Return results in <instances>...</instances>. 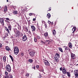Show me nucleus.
Returning a JSON list of instances; mask_svg holds the SVG:
<instances>
[{
	"mask_svg": "<svg viewBox=\"0 0 78 78\" xmlns=\"http://www.w3.org/2000/svg\"><path fill=\"white\" fill-rule=\"evenodd\" d=\"M2 74H0V78H2Z\"/></svg>",
	"mask_w": 78,
	"mask_h": 78,
	"instance_id": "obj_52",
	"label": "nucleus"
},
{
	"mask_svg": "<svg viewBox=\"0 0 78 78\" xmlns=\"http://www.w3.org/2000/svg\"><path fill=\"white\" fill-rule=\"evenodd\" d=\"M37 38L38 39H41V38L40 37H39V36H37Z\"/></svg>",
	"mask_w": 78,
	"mask_h": 78,
	"instance_id": "obj_35",
	"label": "nucleus"
},
{
	"mask_svg": "<svg viewBox=\"0 0 78 78\" xmlns=\"http://www.w3.org/2000/svg\"><path fill=\"white\" fill-rule=\"evenodd\" d=\"M6 19L7 20H9V18H6Z\"/></svg>",
	"mask_w": 78,
	"mask_h": 78,
	"instance_id": "obj_45",
	"label": "nucleus"
},
{
	"mask_svg": "<svg viewBox=\"0 0 78 78\" xmlns=\"http://www.w3.org/2000/svg\"><path fill=\"white\" fill-rule=\"evenodd\" d=\"M66 73L68 76H69H69H70V73H69V72H66Z\"/></svg>",
	"mask_w": 78,
	"mask_h": 78,
	"instance_id": "obj_25",
	"label": "nucleus"
},
{
	"mask_svg": "<svg viewBox=\"0 0 78 78\" xmlns=\"http://www.w3.org/2000/svg\"><path fill=\"white\" fill-rule=\"evenodd\" d=\"M45 42L47 44H50V41L49 40L46 41Z\"/></svg>",
	"mask_w": 78,
	"mask_h": 78,
	"instance_id": "obj_22",
	"label": "nucleus"
},
{
	"mask_svg": "<svg viewBox=\"0 0 78 78\" xmlns=\"http://www.w3.org/2000/svg\"><path fill=\"white\" fill-rule=\"evenodd\" d=\"M44 35L45 36H48V32H46L44 33Z\"/></svg>",
	"mask_w": 78,
	"mask_h": 78,
	"instance_id": "obj_31",
	"label": "nucleus"
},
{
	"mask_svg": "<svg viewBox=\"0 0 78 78\" xmlns=\"http://www.w3.org/2000/svg\"><path fill=\"white\" fill-rule=\"evenodd\" d=\"M65 50H68V47L66 46L65 48Z\"/></svg>",
	"mask_w": 78,
	"mask_h": 78,
	"instance_id": "obj_38",
	"label": "nucleus"
},
{
	"mask_svg": "<svg viewBox=\"0 0 78 78\" xmlns=\"http://www.w3.org/2000/svg\"><path fill=\"white\" fill-rule=\"evenodd\" d=\"M60 71H62V70L63 69H62V67H61L60 68Z\"/></svg>",
	"mask_w": 78,
	"mask_h": 78,
	"instance_id": "obj_40",
	"label": "nucleus"
},
{
	"mask_svg": "<svg viewBox=\"0 0 78 78\" xmlns=\"http://www.w3.org/2000/svg\"><path fill=\"white\" fill-rule=\"evenodd\" d=\"M36 20V18H34L33 19V21H35Z\"/></svg>",
	"mask_w": 78,
	"mask_h": 78,
	"instance_id": "obj_51",
	"label": "nucleus"
},
{
	"mask_svg": "<svg viewBox=\"0 0 78 78\" xmlns=\"http://www.w3.org/2000/svg\"><path fill=\"white\" fill-rule=\"evenodd\" d=\"M27 39V36L24 35L22 37V41H26Z\"/></svg>",
	"mask_w": 78,
	"mask_h": 78,
	"instance_id": "obj_6",
	"label": "nucleus"
},
{
	"mask_svg": "<svg viewBox=\"0 0 78 78\" xmlns=\"http://www.w3.org/2000/svg\"><path fill=\"white\" fill-rule=\"evenodd\" d=\"M2 44L0 43V48H2Z\"/></svg>",
	"mask_w": 78,
	"mask_h": 78,
	"instance_id": "obj_41",
	"label": "nucleus"
},
{
	"mask_svg": "<svg viewBox=\"0 0 78 78\" xmlns=\"http://www.w3.org/2000/svg\"><path fill=\"white\" fill-rule=\"evenodd\" d=\"M44 62L46 66H50L49 62L47 60H44Z\"/></svg>",
	"mask_w": 78,
	"mask_h": 78,
	"instance_id": "obj_4",
	"label": "nucleus"
},
{
	"mask_svg": "<svg viewBox=\"0 0 78 78\" xmlns=\"http://www.w3.org/2000/svg\"><path fill=\"white\" fill-rule=\"evenodd\" d=\"M5 69L8 72H10L11 71V66L9 65H7L5 67Z\"/></svg>",
	"mask_w": 78,
	"mask_h": 78,
	"instance_id": "obj_2",
	"label": "nucleus"
},
{
	"mask_svg": "<svg viewBox=\"0 0 78 78\" xmlns=\"http://www.w3.org/2000/svg\"><path fill=\"white\" fill-rule=\"evenodd\" d=\"M21 55L22 56H23V53H22Z\"/></svg>",
	"mask_w": 78,
	"mask_h": 78,
	"instance_id": "obj_56",
	"label": "nucleus"
},
{
	"mask_svg": "<svg viewBox=\"0 0 78 78\" xmlns=\"http://www.w3.org/2000/svg\"><path fill=\"white\" fill-rule=\"evenodd\" d=\"M41 74H40L39 76H38V78H41Z\"/></svg>",
	"mask_w": 78,
	"mask_h": 78,
	"instance_id": "obj_49",
	"label": "nucleus"
},
{
	"mask_svg": "<svg viewBox=\"0 0 78 78\" xmlns=\"http://www.w3.org/2000/svg\"><path fill=\"white\" fill-rule=\"evenodd\" d=\"M5 49L7 51H9L10 50V48L8 46H6Z\"/></svg>",
	"mask_w": 78,
	"mask_h": 78,
	"instance_id": "obj_15",
	"label": "nucleus"
},
{
	"mask_svg": "<svg viewBox=\"0 0 78 78\" xmlns=\"http://www.w3.org/2000/svg\"><path fill=\"white\" fill-rule=\"evenodd\" d=\"M31 30L32 32L36 30V28L34 26L32 25L31 26Z\"/></svg>",
	"mask_w": 78,
	"mask_h": 78,
	"instance_id": "obj_5",
	"label": "nucleus"
},
{
	"mask_svg": "<svg viewBox=\"0 0 78 78\" xmlns=\"http://www.w3.org/2000/svg\"><path fill=\"white\" fill-rule=\"evenodd\" d=\"M62 72L64 75H66V73H67V71L66 70V68H63Z\"/></svg>",
	"mask_w": 78,
	"mask_h": 78,
	"instance_id": "obj_7",
	"label": "nucleus"
},
{
	"mask_svg": "<svg viewBox=\"0 0 78 78\" xmlns=\"http://www.w3.org/2000/svg\"><path fill=\"white\" fill-rule=\"evenodd\" d=\"M5 30H6V31H7V32H8V33H9V30L8 29V28L7 27H5Z\"/></svg>",
	"mask_w": 78,
	"mask_h": 78,
	"instance_id": "obj_26",
	"label": "nucleus"
},
{
	"mask_svg": "<svg viewBox=\"0 0 78 78\" xmlns=\"http://www.w3.org/2000/svg\"><path fill=\"white\" fill-rule=\"evenodd\" d=\"M18 12L16 11H14L13 12V13L14 14H17V13Z\"/></svg>",
	"mask_w": 78,
	"mask_h": 78,
	"instance_id": "obj_19",
	"label": "nucleus"
},
{
	"mask_svg": "<svg viewBox=\"0 0 78 78\" xmlns=\"http://www.w3.org/2000/svg\"><path fill=\"white\" fill-rule=\"evenodd\" d=\"M28 33L30 34H31V32L30 31H29Z\"/></svg>",
	"mask_w": 78,
	"mask_h": 78,
	"instance_id": "obj_55",
	"label": "nucleus"
},
{
	"mask_svg": "<svg viewBox=\"0 0 78 78\" xmlns=\"http://www.w3.org/2000/svg\"><path fill=\"white\" fill-rule=\"evenodd\" d=\"M69 48H72V44L71 42L69 43Z\"/></svg>",
	"mask_w": 78,
	"mask_h": 78,
	"instance_id": "obj_11",
	"label": "nucleus"
},
{
	"mask_svg": "<svg viewBox=\"0 0 78 78\" xmlns=\"http://www.w3.org/2000/svg\"><path fill=\"white\" fill-rule=\"evenodd\" d=\"M9 29L10 30H11V27L10 26H9L8 27Z\"/></svg>",
	"mask_w": 78,
	"mask_h": 78,
	"instance_id": "obj_34",
	"label": "nucleus"
},
{
	"mask_svg": "<svg viewBox=\"0 0 78 78\" xmlns=\"http://www.w3.org/2000/svg\"><path fill=\"white\" fill-rule=\"evenodd\" d=\"M8 78V76H5V77H3V78Z\"/></svg>",
	"mask_w": 78,
	"mask_h": 78,
	"instance_id": "obj_36",
	"label": "nucleus"
},
{
	"mask_svg": "<svg viewBox=\"0 0 78 78\" xmlns=\"http://www.w3.org/2000/svg\"><path fill=\"white\" fill-rule=\"evenodd\" d=\"M5 74L6 75H8V72H5Z\"/></svg>",
	"mask_w": 78,
	"mask_h": 78,
	"instance_id": "obj_44",
	"label": "nucleus"
},
{
	"mask_svg": "<svg viewBox=\"0 0 78 78\" xmlns=\"http://www.w3.org/2000/svg\"><path fill=\"white\" fill-rule=\"evenodd\" d=\"M49 10H48V11H51V8H49Z\"/></svg>",
	"mask_w": 78,
	"mask_h": 78,
	"instance_id": "obj_50",
	"label": "nucleus"
},
{
	"mask_svg": "<svg viewBox=\"0 0 78 78\" xmlns=\"http://www.w3.org/2000/svg\"><path fill=\"white\" fill-rule=\"evenodd\" d=\"M39 65H37L36 66V68H37V69H38L39 68Z\"/></svg>",
	"mask_w": 78,
	"mask_h": 78,
	"instance_id": "obj_48",
	"label": "nucleus"
},
{
	"mask_svg": "<svg viewBox=\"0 0 78 78\" xmlns=\"http://www.w3.org/2000/svg\"><path fill=\"white\" fill-rule=\"evenodd\" d=\"M55 61H56V62H57L59 61V59H58V58L57 57H55Z\"/></svg>",
	"mask_w": 78,
	"mask_h": 78,
	"instance_id": "obj_16",
	"label": "nucleus"
},
{
	"mask_svg": "<svg viewBox=\"0 0 78 78\" xmlns=\"http://www.w3.org/2000/svg\"><path fill=\"white\" fill-rule=\"evenodd\" d=\"M51 25H53V22H51Z\"/></svg>",
	"mask_w": 78,
	"mask_h": 78,
	"instance_id": "obj_57",
	"label": "nucleus"
},
{
	"mask_svg": "<svg viewBox=\"0 0 78 78\" xmlns=\"http://www.w3.org/2000/svg\"><path fill=\"white\" fill-rule=\"evenodd\" d=\"M3 60L4 62H5V61H6V57L4 56L3 57Z\"/></svg>",
	"mask_w": 78,
	"mask_h": 78,
	"instance_id": "obj_28",
	"label": "nucleus"
},
{
	"mask_svg": "<svg viewBox=\"0 0 78 78\" xmlns=\"http://www.w3.org/2000/svg\"><path fill=\"white\" fill-rule=\"evenodd\" d=\"M9 57L10 58L12 62H13V61H14V60L13 59V58L12 57V56L10 55Z\"/></svg>",
	"mask_w": 78,
	"mask_h": 78,
	"instance_id": "obj_21",
	"label": "nucleus"
},
{
	"mask_svg": "<svg viewBox=\"0 0 78 78\" xmlns=\"http://www.w3.org/2000/svg\"><path fill=\"white\" fill-rule=\"evenodd\" d=\"M56 57L55 58H60V55L58 53H56L55 54Z\"/></svg>",
	"mask_w": 78,
	"mask_h": 78,
	"instance_id": "obj_17",
	"label": "nucleus"
},
{
	"mask_svg": "<svg viewBox=\"0 0 78 78\" xmlns=\"http://www.w3.org/2000/svg\"><path fill=\"white\" fill-rule=\"evenodd\" d=\"M13 30L15 33H16L17 32V29H16V28L14 29Z\"/></svg>",
	"mask_w": 78,
	"mask_h": 78,
	"instance_id": "obj_27",
	"label": "nucleus"
},
{
	"mask_svg": "<svg viewBox=\"0 0 78 78\" xmlns=\"http://www.w3.org/2000/svg\"><path fill=\"white\" fill-rule=\"evenodd\" d=\"M32 68H33V69H34V70H35V68H35V66H34V67H32Z\"/></svg>",
	"mask_w": 78,
	"mask_h": 78,
	"instance_id": "obj_54",
	"label": "nucleus"
},
{
	"mask_svg": "<svg viewBox=\"0 0 78 78\" xmlns=\"http://www.w3.org/2000/svg\"><path fill=\"white\" fill-rule=\"evenodd\" d=\"M76 66H78V64H76Z\"/></svg>",
	"mask_w": 78,
	"mask_h": 78,
	"instance_id": "obj_63",
	"label": "nucleus"
},
{
	"mask_svg": "<svg viewBox=\"0 0 78 78\" xmlns=\"http://www.w3.org/2000/svg\"><path fill=\"white\" fill-rule=\"evenodd\" d=\"M14 52V54L15 55H17L18 54L19 52V48H18V47H15Z\"/></svg>",
	"mask_w": 78,
	"mask_h": 78,
	"instance_id": "obj_1",
	"label": "nucleus"
},
{
	"mask_svg": "<svg viewBox=\"0 0 78 78\" xmlns=\"http://www.w3.org/2000/svg\"><path fill=\"white\" fill-rule=\"evenodd\" d=\"M40 72H44V69H41L39 70Z\"/></svg>",
	"mask_w": 78,
	"mask_h": 78,
	"instance_id": "obj_42",
	"label": "nucleus"
},
{
	"mask_svg": "<svg viewBox=\"0 0 78 78\" xmlns=\"http://www.w3.org/2000/svg\"><path fill=\"white\" fill-rule=\"evenodd\" d=\"M20 34V32L19 31L17 30V32L16 33V37H19Z\"/></svg>",
	"mask_w": 78,
	"mask_h": 78,
	"instance_id": "obj_8",
	"label": "nucleus"
},
{
	"mask_svg": "<svg viewBox=\"0 0 78 78\" xmlns=\"http://www.w3.org/2000/svg\"><path fill=\"white\" fill-rule=\"evenodd\" d=\"M0 23L2 26H4V20L3 18H0Z\"/></svg>",
	"mask_w": 78,
	"mask_h": 78,
	"instance_id": "obj_3",
	"label": "nucleus"
},
{
	"mask_svg": "<svg viewBox=\"0 0 78 78\" xmlns=\"http://www.w3.org/2000/svg\"><path fill=\"white\" fill-rule=\"evenodd\" d=\"M29 15L30 16H32V13H30L29 14Z\"/></svg>",
	"mask_w": 78,
	"mask_h": 78,
	"instance_id": "obj_43",
	"label": "nucleus"
},
{
	"mask_svg": "<svg viewBox=\"0 0 78 78\" xmlns=\"http://www.w3.org/2000/svg\"><path fill=\"white\" fill-rule=\"evenodd\" d=\"M29 73H27L26 74L25 76H27V77H28V76H29Z\"/></svg>",
	"mask_w": 78,
	"mask_h": 78,
	"instance_id": "obj_33",
	"label": "nucleus"
},
{
	"mask_svg": "<svg viewBox=\"0 0 78 78\" xmlns=\"http://www.w3.org/2000/svg\"><path fill=\"white\" fill-rule=\"evenodd\" d=\"M4 11L5 12H6L7 11V6H5L4 9Z\"/></svg>",
	"mask_w": 78,
	"mask_h": 78,
	"instance_id": "obj_24",
	"label": "nucleus"
},
{
	"mask_svg": "<svg viewBox=\"0 0 78 78\" xmlns=\"http://www.w3.org/2000/svg\"><path fill=\"white\" fill-rule=\"evenodd\" d=\"M34 41L35 42H37V38L35 37H34Z\"/></svg>",
	"mask_w": 78,
	"mask_h": 78,
	"instance_id": "obj_30",
	"label": "nucleus"
},
{
	"mask_svg": "<svg viewBox=\"0 0 78 78\" xmlns=\"http://www.w3.org/2000/svg\"><path fill=\"white\" fill-rule=\"evenodd\" d=\"M34 53H34V52L32 51L30 53V56H31L33 57L34 56Z\"/></svg>",
	"mask_w": 78,
	"mask_h": 78,
	"instance_id": "obj_9",
	"label": "nucleus"
},
{
	"mask_svg": "<svg viewBox=\"0 0 78 78\" xmlns=\"http://www.w3.org/2000/svg\"><path fill=\"white\" fill-rule=\"evenodd\" d=\"M51 63L52 64H53V62H51Z\"/></svg>",
	"mask_w": 78,
	"mask_h": 78,
	"instance_id": "obj_59",
	"label": "nucleus"
},
{
	"mask_svg": "<svg viewBox=\"0 0 78 78\" xmlns=\"http://www.w3.org/2000/svg\"><path fill=\"white\" fill-rule=\"evenodd\" d=\"M45 28H46V27H47V25H46V24H45Z\"/></svg>",
	"mask_w": 78,
	"mask_h": 78,
	"instance_id": "obj_58",
	"label": "nucleus"
},
{
	"mask_svg": "<svg viewBox=\"0 0 78 78\" xmlns=\"http://www.w3.org/2000/svg\"><path fill=\"white\" fill-rule=\"evenodd\" d=\"M41 42L42 44V43H44V42L43 41H41Z\"/></svg>",
	"mask_w": 78,
	"mask_h": 78,
	"instance_id": "obj_53",
	"label": "nucleus"
},
{
	"mask_svg": "<svg viewBox=\"0 0 78 78\" xmlns=\"http://www.w3.org/2000/svg\"><path fill=\"white\" fill-rule=\"evenodd\" d=\"M74 72H75V71H74Z\"/></svg>",
	"mask_w": 78,
	"mask_h": 78,
	"instance_id": "obj_64",
	"label": "nucleus"
},
{
	"mask_svg": "<svg viewBox=\"0 0 78 78\" xmlns=\"http://www.w3.org/2000/svg\"><path fill=\"white\" fill-rule=\"evenodd\" d=\"M8 77L9 78H13V76L11 74H9L8 75Z\"/></svg>",
	"mask_w": 78,
	"mask_h": 78,
	"instance_id": "obj_12",
	"label": "nucleus"
},
{
	"mask_svg": "<svg viewBox=\"0 0 78 78\" xmlns=\"http://www.w3.org/2000/svg\"><path fill=\"white\" fill-rule=\"evenodd\" d=\"M16 24H17V25H18V28H20V26H19V23H17Z\"/></svg>",
	"mask_w": 78,
	"mask_h": 78,
	"instance_id": "obj_37",
	"label": "nucleus"
},
{
	"mask_svg": "<svg viewBox=\"0 0 78 78\" xmlns=\"http://www.w3.org/2000/svg\"><path fill=\"white\" fill-rule=\"evenodd\" d=\"M7 2H8V0H7Z\"/></svg>",
	"mask_w": 78,
	"mask_h": 78,
	"instance_id": "obj_60",
	"label": "nucleus"
},
{
	"mask_svg": "<svg viewBox=\"0 0 78 78\" xmlns=\"http://www.w3.org/2000/svg\"><path fill=\"white\" fill-rule=\"evenodd\" d=\"M29 61L30 62H32L33 61V60L32 59H29Z\"/></svg>",
	"mask_w": 78,
	"mask_h": 78,
	"instance_id": "obj_29",
	"label": "nucleus"
},
{
	"mask_svg": "<svg viewBox=\"0 0 78 78\" xmlns=\"http://www.w3.org/2000/svg\"><path fill=\"white\" fill-rule=\"evenodd\" d=\"M48 22L49 24H50V23H51V22L50 21H48Z\"/></svg>",
	"mask_w": 78,
	"mask_h": 78,
	"instance_id": "obj_46",
	"label": "nucleus"
},
{
	"mask_svg": "<svg viewBox=\"0 0 78 78\" xmlns=\"http://www.w3.org/2000/svg\"><path fill=\"white\" fill-rule=\"evenodd\" d=\"M70 51V49H69V51Z\"/></svg>",
	"mask_w": 78,
	"mask_h": 78,
	"instance_id": "obj_62",
	"label": "nucleus"
},
{
	"mask_svg": "<svg viewBox=\"0 0 78 78\" xmlns=\"http://www.w3.org/2000/svg\"><path fill=\"white\" fill-rule=\"evenodd\" d=\"M37 32H41V29H40V28H37Z\"/></svg>",
	"mask_w": 78,
	"mask_h": 78,
	"instance_id": "obj_20",
	"label": "nucleus"
},
{
	"mask_svg": "<svg viewBox=\"0 0 78 78\" xmlns=\"http://www.w3.org/2000/svg\"><path fill=\"white\" fill-rule=\"evenodd\" d=\"M47 17L48 18V19H50V17H51V15H50V14L49 13H48L47 14Z\"/></svg>",
	"mask_w": 78,
	"mask_h": 78,
	"instance_id": "obj_14",
	"label": "nucleus"
},
{
	"mask_svg": "<svg viewBox=\"0 0 78 78\" xmlns=\"http://www.w3.org/2000/svg\"><path fill=\"white\" fill-rule=\"evenodd\" d=\"M78 73V71L77 70H76V73Z\"/></svg>",
	"mask_w": 78,
	"mask_h": 78,
	"instance_id": "obj_47",
	"label": "nucleus"
},
{
	"mask_svg": "<svg viewBox=\"0 0 78 78\" xmlns=\"http://www.w3.org/2000/svg\"><path fill=\"white\" fill-rule=\"evenodd\" d=\"M78 73H76V74H75V76H76V77H75V78H78Z\"/></svg>",
	"mask_w": 78,
	"mask_h": 78,
	"instance_id": "obj_32",
	"label": "nucleus"
},
{
	"mask_svg": "<svg viewBox=\"0 0 78 78\" xmlns=\"http://www.w3.org/2000/svg\"><path fill=\"white\" fill-rule=\"evenodd\" d=\"M53 32V34L54 36H55L56 35V30H54L52 31Z\"/></svg>",
	"mask_w": 78,
	"mask_h": 78,
	"instance_id": "obj_13",
	"label": "nucleus"
},
{
	"mask_svg": "<svg viewBox=\"0 0 78 78\" xmlns=\"http://www.w3.org/2000/svg\"><path fill=\"white\" fill-rule=\"evenodd\" d=\"M71 56L72 59H74L75 58V54H73L71 53Z\"/></svg>",
	"mask_w": 78,
	"mask_h": 78,
	"instance_id": "obj_10",
	"label": "nucleus"
},
{
	"mask_svg": "<svg viewBox=\"0 0 78 78\" xmlns=\"http://www.w3.org/2000/svg\"><path fill=\"white\" fill-rule=\"evenodd\" d=\"M21 36H23V34H22Z\"/></svg>",
	"mask_w": 78,
	"mask_h": 78,
	"instance_id": "obj_61",
	"label": "nucleus"
},
{
	"mask_svg": "<svg viewBox=\"0 0 78 78\" xmlns=\"http://www.w3.org/2000/svg\"><path fill=\"white\" fill-rule=\"evenodd\" d=\"M72 31H73V33H74V32L76 31V28L75 27H73V28L72 29Z\"/></svg>",
	"mask_w": 78,
	"mask_h": 78,
	"instance_id": "obj_18",
	"label": "nucleus"
},
{
	"mask_svg": "<svg viewBox=\"0 0 78 78\" xmlns=\"http://www.w3.org/2000/svg\"><path fill=\"white\" fill-rule=\"evenodd\" d=\"M28 30V28H26L25 31H26V32H27Z\"/></svg>",
	"mask_w": 78,
	"mask_h": 78,
	"instance_id": "obj_39",
	"label": "nucleus"
},
{
	"mask_svg": "<svg viewBox=\"0 0 78 78\" xmlns=\"http://www.w3.org/2000/svg\"><path fill=\"white\" fill-rule=\"evenodd\" d=\"M58 49H59V51H61V52H62H62H63V51H62V48H58Z\"/></svg>",
	"mask_w": 78,
	"mask_h": 78,
	"instance_id": "obj_23",
	"label": "nucleus"
}]
</instances>
